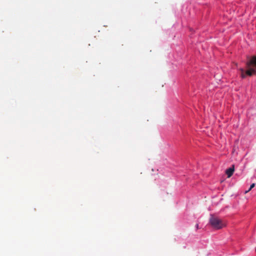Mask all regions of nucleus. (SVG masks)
<instances>
[{
	"mask_svg": "<svg viewBox=\"0 0 256 256\" xmlns=\"http://www.w3.org/2000/svg\"><path fill=\"white\" fill-rule=\"evenodd\" d=\"M246 66L248 68L246 72L242 68H240L241 72L240 76L242 78H246V76H252L253 74H256V56H252L250 59L246 62Z\"/></svg>",
	"mask_w": 256,
	"mask_h": 256,
	"instance_id": "nucleus-1",
	"label": "nucleus"
},
{
	"mask_svg": "<svg viewBox=\"0 0 256 256\" xmlns=\"http://www.w3.org/2000/svg\"><path fill=\"white\" fill-rule=\"evenodd\" d=\"M209 222L210 226L216 230L222 229L226 226V224L224 220L214 215L210 216Z\"/></svg>",
	"mask_w": 256,
	"mask_h": 256,
	"instance_id": "nucleus-2",
	"label": "nucleus"
},
{
	"mask_svg": "<svg viewBox=\"0 0 256 256\" xmlns=\"http://www.w3.org/2000/svg\"><path fill=\"white\" fill-rule=\"evenodd\" d=\"M234 170V165H232V167L228 168L226 170V173L228 176V178H230L233 174Z\"/></svg>",
	"mask_w": 256,
	"mask_h": 256,
	"instance_id": "nucleus-3",
	"label": "nucleus"
},
{
	"mask_svg": "<svg viewBox=\"0 0 256 256\" xmlns=\"http://www.w3.org/2000/svg\"><path fill=\"white\" fill-rule=\"evenodd\" d=\"M255 186V184H252L250 186V188L248 189V190L246 191V192H248L249 191H250L252 188H254Z\"/></svg>",
	"mask_w": 256,
	"mask_h": 256,
	"instance_id": "nucleus-4",
	"label": "nucleus"
},
{
	"mask_svg": "<svg viewBox=\"0 0 256 256\" xmlns=\"http://www.w3.org/2000/svg\"><path fill=\"white\" fill-rule=\"evenodd\" d=\"M196 229H198V224H196Z\"/></svg>",
	"mask_w": 256,
	"mask_h": 256,
	"instance_id": "nucleus-5",
	"label": "nucleus"
}]
</instances>
